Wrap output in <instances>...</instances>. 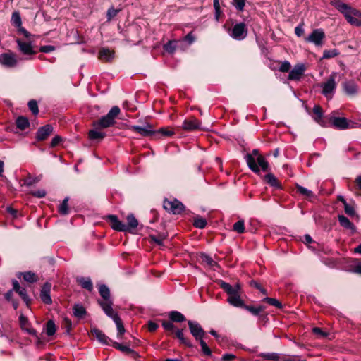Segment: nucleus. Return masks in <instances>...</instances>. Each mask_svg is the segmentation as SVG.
<instances>
[{
  "label": "nucleus",
  "mask_w": 361,
  "mask_h": 361,
  "mask_svg": "<svg viewBox=\"0 0 361 361\" xmlns=\"http://www.w3.org/2000/svg\"><path fill=\"white\" fill-rule=\"evenodd\" d=\"M333 6L343 15L347 22L351 25L361 27V11L340 0L335 1Z\"/></svg>",
  "instance_id": "nucleus-1"
},
{
  "label": "nucleus",
  "mask_w": 361,
  "mask_h": 361,
  "mask_svg": "<svg viewBox=\"0 0 361 361\" xmlns=\"http://www.w3.org/2000/svg\"><path fill=\"white\" fill-rule=\"evenodd\" d=\"M357 125L358 123L349 121L344 117L329 116L327 119V126H331L338 130L357 128Z\"/></svg>",
  "instance_id": "nucleus-2"
},
{
  "label": "nucleus",
  "mask_w": 361,
  "mask_h": 361,
  "mask_svg": "<svg viewBox=\"0 0 361 361\" xmlns=\"http://www.w3.org/2000/svg\"><path fill=\"white\" fill-rule=\"evenodd\" d=\"M164 209L173 214H180L185 210L184 204L177 199L169 200L165 199L163 202Z\"/></svg>",
  "instance_id": "nucleus-3"
},
{
  "label": "nucleus",
  "mask_w": 361,
  "mask_h": 361,
  "mask_svg": "<svg viewBox=\"0 0 361 361\" xmlns=\"http://www.w3.org/2000/svg\"><path fill=\"white\" fill-rule=\"evenodd\" d=\"M325 38V33L322 29H314L311 34L305 38L307 42L314 44L315 46L321 47Z\"/></svg>",
  "instance_id": "nucleus-4"
},
{
  "label": "nucleus",
  "mask_w": 361,
  "mask_h": 361,
  "mask_svg": "<svg viewBox=\"0 0 361 361\" xmlns=\"http://www.w3.org/2000/svg\"><path fill=\"white\" fill-rule=\"evenodd\" d=\"M188 324L191 334L196 341H199L203 339L206 335V332L199 323L189 320L188 321Z\"/></svg>",
  "instance_id": "nucleus-5"
},
{
  "label": "nucleus",
  "mask_w": 361,
  "mask_h": 361,
  "mask_svg": "<svg viewBox=\"0 0 361 361\" xmlns=\"http://www.w3.org/2000/svg\"><path fill=\"white\" fill-rule=\"evenodd\" d=\"M231 37L236 40H242L247 36V28L244 23L235 24L232 28Z\"/></svg>",
  "instance_id": "nucleus-6"
},
{
  "label": "nucleus",
  "mask_w": 361,
  "mask_h": 361,
  "mask_svg": "<svg viewBox=\"0 0 361 361\" xmlns=\"http://www.w3.org/2000/svg\"><path fill=\"white\" fill-rule=\"evenodd\" d=\"M54 132V128L51 124H46L39 127L36 133L35 139L38 142L46 140Z\"/></svg>",
  "instance_id": "nucleus-7"
},
{
  "label": "nucleus",
  "mask_w": 361,
  "mask_h": 361,
  "mask_svg": "<svg viewBox=\"0 0 361 361\" xmlns=\"http://www.w3.org/2000/svg\"><path fill=\"white\" fill-rule=\"evenodd\" d=\"M104 219L106 220L114 230L122 232L125 231V224L120 221L116 215L109 214L104 216Z\"/></svg>",
  "instance_id": "nucleus-8"
},
{
  "label": "nucleus",
  "mask_w": 361,
  "mask_h": 361,
  "mask_svg": "<svg viewBox=\"0 0 361 361\" xmlns=\"http://www.w3.org/2000/svg\"><path fill=\"white\" fill-rule=\"evenodd\" d=\"M0 63L7 68H14L18 61L14 54L4 53L0 55Z\"/></svg>",
  "instance_id": "nucleus-9"
},
{
  "label": "nucleus",
  "mask_w": 361,
  "mask_h": 361,
  "mask_svg": "<svg viewBox=\"0 0 361 361\" xmlns=\"http://www.w3.org/2000/svg\"><path fill=\"white\" fill-rule=\"evenodd\" d=\"M116 123L115 120H113L108 114L102 116L99 120L93 123V126L95 129L106 128L114 126Z\"/></svg>",
  "instance_id": "nucleus-10"
},
{
  "label": "nucleus",
  "mask_w": 361,
  "mask_h": 361,
  "mask_svg": "<svg viewBox=\"0 0 361 361\" xmlns=\"http://www.w3.org/2000/svg\"><path fill=\"white\" fill-rule=\"evenodd\" d=\"M19 51L23 54L26 56H32L35 55L37 52L33 49L32 45L30 42H23L20 39H17L16 40Z\"/></svg>",
  "instance_id": "nucleus-11"
},
{
  "label": "nucleus",
  "mask_w": 361,
  "mask_h": 361,
  "mask_svg": "<svg viewBox=\"0 0 361 361\" xmlns=\"http://www.w3.org/2000/svg\"><path fill=\"white\" fill-rule=\"evenodd\" d=\"M201 122L195 116L186 118L183 122L182 128L186 131H192L200 128Z\"/></svg>",
  "instance_id": "nucleus-12"
},
{
  "label": "nucleus",
  "mask_w": 361,
  "mask_h": 361,
  "mask_svg": "<svg viewBox=\"0 0 361 361\" xmlns=\"http://www.w3.org/2000/svg\"><path fill=\"white\" fill-rule=\"evenodd\" d=\"M312 117L314 121L323 127L327 126L328 118H324L323 110L319 105H315L312 109Z\"/></svg>",
  "instance_id": "nucleus-13"
},
{
  "label": "nucleus",
  "mask_w": 361,
  "mask_h": 361,
  "mask_svg": "<svg viewBox=\"0 0 361 361\" xmlns=\"http://www.w3.org/2000/svg\"><path fill=\"white\" fill-rule=\"evenodd\" d=\"M51 284L49 282H45L40 291V299L43 303L51 305L52 300L50 295Z\"/></svg>",
  "instance_id": "nucleus-14"
},
{
  "label": "nucleus",
  "mask_w": 361,
  "mask_h": 361,
  "mask_svg": "<svg viewBox=\"0 0 361 361\" xmlns=\"http://www.w3.org/2000/svg\"><path fill=\"white\" fill-rule=\"evenodd\" d=\"M19 324L22 330L26 331L31 336H37V331L30 326L31 324L27 317L22 314L19 317Z\"/></svg>",
  "instance_id": "nucleus-15"
},
{
  "label": "nucleus",
  "mask_w": 361,
  "mask_h": 361,
  "mask_svg": "<svg viewBox=\"0 0 361 361\" xmlns=\"http://www.w3.org/2000/svg\"><path fill=\"white\" fill-rule=\"evenodd\" d=\"M98 304L104 312V313L113 320L115 319V317H119L117 313H115L113 308V301L111 302H104L102 300H97Z\"/></svg>",
  "instance_id": "nucleus-16"
},
{
  "label": "nucleus",
  "mask_w": 361,
  "mask_h": 361,
  "mask_svg": "<svg viewBox=\"0 0 361 361\" xmlns=\"http://www.w3.org/2000/svg\"><path fill=\"white\" fill-rule=\"evenodd\" d=\"M127 224H125V231L130 233H135V231L139 226L137 219L133 214H130L126 216Z\"/></svg>",
  "instance_id": "nucleus-17"
},
{
  "label": "nucleus",
  "mask_w": 361,
  "mask_h": 361,
  "mask_svg": "<svg viewBox=\"0 0 361 361\" xmlns=\"http://www.w3.org/2000/svg\"><path fill=\"white\" fill-rule=\"evenodd\" d=\"M305 71V66L303 64H297L294 68L289 72L288 80H298L303 75Z\"/></svg>",
  "instance_id": "nucleus-18"
},
{
  "label": "nucleus",
  "mask_w": 361,
  "mask_h": 361,
  "mask_svg": "<svg viewBox=\"0 0 361 361\" xmlns=\"http://www.w3.org/2000/svg\"><path fill=\"white\" fill-rule=\"evenodd\" d=\"M91 334L96 337L97 339L102 344L110 345L112 340L109 338L102 331L97 328H93L90 331Z\"/></svg>",
  "instance_id": "nucleus-19"
},
{
  "label": "nucleus",
  "mask_w": 361,
  "mask_h": 361,
  "mask_svg": "<svg viewBox=\"0 0 361 361\" xmlns=\"http://www.w3.org/2000/svg\"><path fill=\"white\" fill-rule=\"evenodd\" d=\"M263 180L265 181L267 184H268L270 187L274 188L275 190H283V188L278 180V178L271 173H269L266 174Z\"/></svg>",
  "instance_id": "nucleus-20"
},
{
  "label": "nucleus",
  "mask_w": 361,
  "mask_h": 361,
  "mask_svg": "<svg viewBox=\"0 0 361 361\" xmlns=\"http://www.w3.org/2000/svg\"><path fill=\"white\" fill-rule=\"evenodd\" d=\"M338 218L339 224L343 228L350 230L352 234L357 232L355 226L346 216L344 215H339Z\"/></svg>",
  "instance_id": "nucleus-21"
},
{
  "label": "nucleus",
  "mask_w": 361,
  "mask_h": 361,
  "mask_svg": "<svg viewBox=\"0 0 361 361\" xmlns=\"http://www.w3.org/2000/svg\"><path fill=\"white\" fill-rule=\"evenodd\" d=\"M114 58V51L108 48H102L99 51V59L103 62H111Z\"/></svg>",
  "instance_id": "nucleus-22"
},
{
  "label": "nucleus",
  "mask_w": 361,
  "mask_h": 361,
  "mask_svg": "<svg viewBox=\"0 0 361 361\" xmlns=\"http://www.w3.org/2000/svg\"><path fill=\"white\" fill-rule=\"evenodd\" d=\"M245 159L247 164L250 169L252 170V171H253L254 173L259 175L260 173V169L257 165V161L255 159V157L252 154H247L245 156Z\"/></svg>",
  "instance_id": "nucleus-23"
},
{
  "label": "nucleus",
  "mask_w": 361,
  "mask_h": 361,
  "mask_svg": "<svg viewBox=\"0 0 361 361\" xmlns=\"http://www.w3.org/2000/svg\"><path fill=\"white\" fill-rule=\"evenodd\" d=\"M131 130L142 136L144 137H151L154 138V130L152 129H147L145 127H141L139 126H133L131 127Z\"/></svg>",
  "instance_id": "nucleus-24"
},
{
  "label": "nucleus",
  "mask_w": 361,
  "mask_h": 361,
  "mask_svg": "<svg viewBox=\"0 0 361 361\" xmlns=\"http://www.w3.org/2000/svg\"><path fill=\"white\" fill-rule=\"evenodd\" d=\"M183 331L184 329H177L174 332L176 337L179 340L180 344L184 345L188 348H192V343L188 338H185Z\"/></svg>",
  "instance_id": "nucleus-25"
},
{
  "label": "nucleus",
  "mask_w": 361,
  "mask_h": 361,
  "mask_svg": "<svg viewBox=\"0 0 361 361\" xmlns=\"http://www.w3.org/2000/svg\"><path fill=\"white\" fill-rule=\"evenodd\" d=\"M217 283L220 286V288H222L228 295V297H231L238 294L237 290H235L233 288V286H231L228 283H226L223 280H219L217 281Z\"/></svg>",
  "instance_id": "nucleus-26"
},
{
  "label": "nucleus",
  "mask_w": 361,
  "mask_h": 361,
  "mask_svg": "<svg viewBox=\"0 0 361 361\" xmlns=\"http://www.w3.org/2000/svg\"><path fill=\"white\" fill-rule=\"evenodd\" d=\"M168 237V233H159L158 235H149V239L151 243H155L159 246H164V240Z\"/></svg>",
  "instance_id": "nucleus-27"
},
{
  "label": "nucleus",
  "mask_w": 361,
  "mask_h": 361,
  "mask_svg": "<svg viewBox=\"0 0 361 361\" xmlns=\"http://www.w3.org/2000/svg\"><path fill=\"white\" fill-rule=\"evenodd\" d=\"M173 135L174 131L170 129L169 127L161 128L157 130H154V139H157L160 137H171Z\"/></svg>",
  "instance_id": "nucleus-28"
},
{
  "label": "nucleus",
  "mask_w": 361,
  "mask_h": 361,
  "mask_svg": "<svg viewBox=\"0 0 361 361\" xmlns=\"http://www.w3.org/2000/svg\"><path fill=\"white\" fill-rule=\"evenodd\" d=\"M227 302L233 307L240 308H243L245 305L244 301L240 298V293L231 297H228Z\"/></svg>",
  "instance_id": "nucleus-29"
},
{
  "label": "nucleus",
  "mask_w": 361,
  "mask_h": 361,
  "mask_svg": "<svg viewBox=\"0 0 361 361\" xmlns=\"http://www.w3.org/2000/svg\"><path fill=\"white\" fill-rule=\"evenodd\" d=\"M169 318L170 319V321L172 322L173 323H180L186 321V317H185V315L176 310L169 312Z\"/></svg>",
  "instance_id": "nucleus-30"
},
{
  "label": "nucleus",
  "mask_w": 361,
  "mask_h": 361,
  "mask_svg": "<svg viewBox=\"0 0 361 361\" xmlns=\"http://www.w3.org/2000/svg\"><path fill=\"white\" fill-rule=\"evenodd\" d=\"M336 76L337 74L335 73H333L330 75L327 80L322 85L323 90H334L336 88L335 79Z\"/></svg>",
  "instance_id": "nucleus-31"
},
{
  "label": "nucleus",
  "mask_w": 361,
  "mask_h": 361,
  "mask_svg": "<svg viewBox=\"0 0 361 361\" xmlns=\"http://www.w3.org/2000/svg\"><path fill=\"white\" fill-rule=\"evenodd\" d=\"M99 293L101 297L103 298L104 302H111V293L110 290L105 284H102L99 286Z\"/></svg>",
  "instance_id": "nucleus-32"
},
{
  "label": "nucleus",
  "mask_w": 361,
  "mask_h": 361,
  "mask_svg": "<svg viewBox=\"0 0 361 361\" xmlns=\"http://www.w3.org/2000/svg\"><path fill=\"white\" fill-rule=\"evenodd\" d=\"M73 312L74 316L78 319L84 318L87 314L85 308L80 304L74 305L73 307Z\"/></svg>",
  "instance_id": "nucleus-33"
},
{
  "label": "nucleus",
  "mask_w": 361,
  "mask_h": 361,
  "mask_svg": "<svg viewBox=\"0 0 361 361\" xmlns=\"http://www.w3.org/2000/svg\"><path fill=\"white\" fill-rule=\"evenodd\" d=\"M266 307L264 305H259L258 307H255L252 305H245L243 309L246 310L249 312H250L253 316L258 317L261 312L265 310Z\"/></svg>",
  "instance_id": "nucleus-34"
},
{
  "label": "nucleus",
  "mask_w": 361,
  "mask_h": 361,
  "mask_svg": "<svg viewBox=\"0 0 361 361\" xmlns=\"http://www.w3.org/2000/svg\"><path fill=\"white\" fill-rule=\"evenodd\" d=\"M16 127L20 130H24L30 126L28 118L23 116H20L16 119Z\"/></svg>",
  "instance_id": "nucleus-35"
},
{
  "label": "nucleus",
  "mask_w": 361,
  "mask_h": 361,
  "mask_svg": "<svg viewBox=\"0 0 361 361\" xmlns=\"http://www.w3.org/2000/svg\"><path fill=\"white\" fill-rule=\"evenodd\" d=\"M77 282L82 288L91 292L93 290V284L90 278L80 277L77 279Z\"/></svg>",
  "instance_id": "nucleus-36"
},
{
  "label": "nucleus",
  "mask_w": 361,
  "mask_h": 361,
  "mask_svg": "<svg viewBox=\"0 0 361 361\" xmlns=\"http://www.w3.org/2000/svg\"><path fill=\"white\" fill-rule=\"evenodd\" d=\"M295 188L298 193L305 196L310 201H311L312 198H316V195L312 191L307 190L298 183L295 185Z\"/></svg>",
  "instance_id": "nucleus-37"
},
{
  "label": "nucleus",
  "mask_w": 361,
  "mask_h": 361,
  "mask_svg": "<svg viewBox=\"0 0 361 361\" xmlns=\"http://www.w3.org/2000/svg\"><path fill=\"white\" fill-rule=\"evenodd\" d=\"M20 276H23V279L28 283L37 282V281L38 279V277L37 276V275L34 272H32V271L19 272L17 274V276L18 278H20Z\"/></svg>",
  "instance_id": "nucleus-38"
},
{
  "label": "nucleus",
  "mask_w": 361,
  "mask_h": 361,
  "mask_svg": "<svg viewBox=\"0 0 361 361\" xmlns=\"http://www.w3.org/2000/svg\"><path fill=\"white\" fill-rule=\"evenodd\" d=\"M45 332L47 336H52L56 331V326L54 322L51 319L48 320L45 324Z\"/></svg>",
  "instance_id": "nucleus-39"
},
{
  "label": "nucleus",
  "mask_w": 361,
  "mask_h": 361,
  "mask_svg": "<svg viewBox=\"0 0 361 361\" xmlns=\"http://www.w3.org/2000/svg\"><path fill=\"white\" fill-rule=\"evenodd\" d=\"M161 326H163L164 329L167 332V334L169 336L171 335L176 331V326L174 324L168 320H162L161 321Z\"/></svg>",
  "instance_id": "nucleus-40"
},
{
  "label": "nucleus",
  "mask_w": 361,
  "mask_h": 361,
  "mask_svg": "<svg viewBox=\"0 0 361 361\" xmlns=\"http://www.w3.org/2000/svg\"><path fill=\"white\" fill-rule=\"evenodd\" d=\"M97 130L98 129L90 130L89 131L88 137H89V138L90 140H103L106 137V133H105L99 132Z\"/></svg>",
  "instance_id": "nucleus-41"
},
{
  "label": "nucleus",
  "mask_w": 361,
  "mask_h": 361,
  "mask_svg": "<svg viewBox=\"0 0 361 361\" xmlns=\"http://www.w3.org/2000/svg\"><path fill=\"white\" fill-rule=\"evenodd\" d=\"M114 322H115L118 330L117 337L120 338L126 331L123 324V321L120 317H115V319L114 320Z\"/></svg>",
  "instance_id": "nucleus-42"
},
{
  "label": "nucleus",
  "mask_w": 361,
  "mask_h": 361,
  "mask_svg": "<svg viewBox=\"0 0 361 361\" xmlns=\"http://www.w3.org/2000/svg\"><path fill=\"white\" fill-rule=\"evenodd\" d=\"M257 161L258 166H261L263 171L267 172L270 170L269 164L263 156L259 155L257 158Z\"/></svg>",
  "instance_id": "nucleus-43"
},
{
  "label": "nucleus",
  "mask_w": 361,
  "mask_h": 361,
  "mask_svg": "<svg viewBox=\"0 0 361 361\" xmlns=\"http://www.w3.org/2000/svg\"><path fill=\"white\" fill-rule=\"evenodd\" d=\"M207 224V221L206 219H204L202 216H197L194 218L193 226L195 228L202 229L206 227Z\"/></svg>",
  "instance_id": "nucleus-44"
},
{
  "label": "nucleus",
  "mask_w": 361,
  "mask_h": 361,
  "mask_svg": "<svg viewBox=\"0 0 361 361\" xmlns=\"http://www.w3.org/2000/svg\"><path fill=\"white\" fill-rule=\"evenodd\" d=\"M69 200V198L66 197L62 202L60 204L59 207V212L61 215H67L69 213V209L68 205V202Z\"/></svg>",
  "instance_id": "nucleus-45"
},
{
  "label": "nucleus",
  "mask_w": 361,
  "mask_h": 361,
  "mask_svg": "<svg viewBox=\"0 0 361 361\" xmlns=\"http://www.w3.org/2000/svg\"><path fill=\"white\" fill-rule=\"evenodd\" d=\"M200 259L202 261V262H204L207 264H208L210 267H214L215 265H217V263L214 262L212 258L207 255L206 253L202 252L200 255Z\"/></svg>",
  "instance_id": "nucleus-46"
},
{
  "label": "nucleus",
  "mask_w": 361,
  "mask_h": 361,
  "mask_svg": "<svg viewBox=\"0 0 361 361\" xmlns=\"http://www.w3.org/2000/svg\"><path fill=\"white\" fill-rule=\"evenodd\" d=\"M11 21L12 25L16 27H20V25H22L21 17L18 11H15L13 13Z\"/></svg>",
  "instance_id": "nucleus-47"
},
{
  "label": "nucleus",
  "mask_w": 361,
  "mask_h": 361,
  "mask_svg": "<svg viewBox=\"0 0 361 361\" xmlns=\"http://www.w3.org/2000/svg\"><path fill=\"white\" fill-rule=\"evenodd\" d=\"M262 302H267L269 305L274 306L279 309H281L283 307L281 302L273 298L266 297L262 300Z\"/></svg>",
  "instance_id": "nucleus-48"
},
{
  "label": "nucleus",
  "mask_w": 361,
  "mask_h": 361,
  "mask_svg": "<svg viewBox=\"0 0 361 361\" xmlns=\"http://www.w3.org/2000/svg\"><path fill=\"white\" fill-rule=\"evenodd\" d=\"M233 230L238 233H243L245 231L244 221L239 220L235 222L233 226Z\"/></svg>",
  "instance_id": "nucleus-49"
},
{
  "label": "nucleus",
  "mask_w": 361,
  "mask_h": 361,
  "mask_svg": "<svg viewBox=\"0 0 361 361\" xmlns=\"http://www.w3.org/2000/svg\"><path fill=\"white\" fill-rule=\"evenodd\" d=\"M28 108L30 111L34 114L37 115L39 114V108L38 104L36 100L31 99L28 102L27 104Z\"/></svg>",
  "instance_id": "nucleus-50"
},
{
  "label": "nucleus",
  "mask_w": 361,
  "mask_h": 361,
  "mask_svg": "<svg viewBox=\"0 0 361 361\" xmlns=\"http://www.w3.org/2000/svg\"><path fill=\"white\" fill-rule=\"evenodd\" d=\"M344 211L345 214L350 217L356 216L359 218V216L356 214L354 207L348 203L344 205Z\"/></svg>",
  "instance_id": "nucleus-51"
},
{
  "label": "nucleus",
  "mask_w": 361,
  "mask_h": 361,
  "mask_svg": "<svg viewBox=\"0 0 361 361\" xmlns=\"http://www.w3.org/2000/svg\"><path fill=\"white\" fill-rule=\"evenodd\" d=\"M112 345L114 348L127 354V353L128 352L130 348L127 345H124L121 343H119L116 341H113L111 342V345Z\"/></svg>",
  "instance_id": "nucleus-52"
},
{
  "label": "nucleus",
  "mask_w": 361,
  "mask_h": 361,
  "mask_svg": "<svg viewBox=\"0 0 361 361\" xmlns=\"http://www.w3.org/2000/svg\"><path fill=\"white\" fill-rule=\"evenodd\" d=\"M18 294L21 298V299L26 303L27 306H29L31 303V300L29 298L26 289L25 288H22L20 291H18Z\"/></svg>",
  "instance_id": "nucleus-53"
},
{
  "label": "nucleus",
  "mask_w": 361,
  "mask_h": 361,
  "mask_svg": "<svg viewBox=\"0 0 361 361\" xmlns=\"http://www.w3.org/2000/svg\"><path fill=\"white\" fill-rule=\"evenodd\" d=\"M199 342L201 345L202 353L207 356H212V350L207 345V343L203 339L199 341Z\"/></svg>",
  "instance_id": "nucleus-54"
},
{
  "label": "nucleus",
  "mask_w": 361,
  "mask_h": 361,
  "mask_svg": "<svg viewBox=\"0 0 361 361\" xmlns=\"http://www.w3.org/2000/svg\"><path fill=\"white\" fill-rule=\"evenodd\" d=\"M261 357L267 360L279 361L280 357L277 353H262Z\"/></svg>",
  "instance_id": "nucleus-55"
},
{
  "label": "nucleus",
  "mask_w": 361,
  "mask_h": 361,
  "mask_svg": "<svg viewBox=\"0 0 361 361\" xmlns=\"http://www.w3.org/2000/svg\"><path fill=\"white\" fill-rule=\"evenodd\" d=\"M62 328L66 329V332L67 334H70L71 330L72 329V322L68 317H65L63 319L62 322Z\"/></svg>",
  "instance_id": "nucleus-56"
},
{
  "label": "nucleus",
  "mask_w": 361,
  "mask_h": 361,
  "mask_svg": "<svg viewBox=\"0 0 361 361\" xmlns=\"http://www.w3.org/2000/svg\"><path fill=\"white\" fill-rule=\"evenodd\" d=\"M176 48V42L175 41H169L168 43L164 44V50L170 54H172L175 51Z\"/></svg>",
  "instance_id": "nucleus-57"
},
{
  "label": "nucleus",
  "mask_w": 361,
  "mask_h": 361,
  "mask_svg": "<svg viewBox=\"0 0 361 361\" xmlns=\"http://www.w3.org/2000/svg\"><path fill=\"white\" fill-rule=\"evenodd\" d=\"M338 55V52L336 49L324 50L323 52L324 59H330L335 57Z\"/></svg>",
  "instance_id": "nucleus-58"
},
{
  "label": "nucleus",
  "mask_w": 361,
  "mask_h": 361,
  "mask_svg": "<svg viewBox=\"0 0 361 361\" xmlns=\"http://www.w3.org/2000/svg\"><path fill=\"white\" fill-rule=\"evenodd\" d=\"M121 112V109L118 106H114L110 111L108 112V115L113 119L115 120L116 117L118 116Z\"/></svg>",
  "instance_id": "nucleus-59"
},
{
  "label": "nucleus",
  "mask_w": 361,
  "mask_h": 361,
  "mask_svg": "<svg viewBox=\"0 0 361 361\" xmlns=\"http://www.w3.org/2000/svg\"><path fill=\"white\" fill-rule=\"evenodd\" d=\"M233 5L239 11H243L245 5V0H232Z\"/></svg>",
  "instance_id": "nucleus-60"
},
{
  "label": "nucleus",
  "mask_w": 361,
  "mask_h": 361,
  "mask_svg": "<svg viewBox=\"0 0 361 361\" xmlns=\"http://www.w3.org/2000/svg\"><path fill=\"white\" fill-rule=\"evenodd\" d=\"M39 181L38 178H32L30 174H28V176L26 177V178L24 180V185L27 186H31L35 183H37Z\"/></svg>",
  "instance_id": "nucleus-61"
},
{
  "label": "nucleus",
  "mask_w": 361,
  "mask_h": 361,
  "mask_svg": "<svg viewBox=\"0 0 361 361\" xmlns=\"http://www.w3.org/2000/svg\"><path fill=\"white\" fill-rule=\"evenodd\" d=\"M291 68V65L290 62L288 61H285L281 63V65L279 66V71L282 73H287L290 71V69Z\"/></svg>",
  "instance_id": "nucleus-62"
},
{
  "label": "nucleus",
  "mask_w": 361,
  "mask_h": 361,
  "mask_svg": "<svg viewBox=\"0 0 361 361\" xmlns=\"http://www.w3.org/2000/svg\"><path fill=\"white\" fill-rule=\"evenodd\" d=\"M314 334L319 336L321 338H326L328 336L329 333L324 331L321 328L314 327L312 329Z\"/></svg>",
  "instance_id": "nucleus-63"
},
{
  "label": "nucleus",
  "mask_w": 361,
  "mask_h": 361,
  "mask_svg": "<svg viewBox=\"0 0 361 361\" xmlns=\"http://www.w3.org/2000/svg\"><path fill=\"white\" fill-rule=\"evenodd\" d=\"M250 286L255 287L257 290H259L263 295H267V290L264 289L260 283L257 282L256 281L252 280L250 283Z\"/></svg>",
  "instance_id": "nucleus-64"
}]
</instances>
